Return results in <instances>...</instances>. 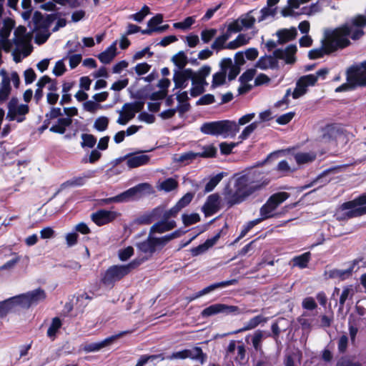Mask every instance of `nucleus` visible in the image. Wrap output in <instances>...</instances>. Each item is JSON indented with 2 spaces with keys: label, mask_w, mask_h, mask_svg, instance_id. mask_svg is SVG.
<instances>
[{
  "label": "nucleus",
  "mask_w": 366,
  "mask_h": 366,
  "mask_svg": "<svg viewBox=\"0 0 366 366\" xmlns=\"http://www.w3.org/2000/svg\"><path fill=\"white\" fill-rule=\"evenodd\" d=\"M310 1V0H288L287 6L282 9L281 14L285 17L294 16L295 9H298L300 4Z\"/></svg>",
  "instance_id": "33"
},
{
  "label": "nucleus",
  "mask_w": 366,
  "mask_h": 366,
  "mask_svg": "<svg viewBox=\"0 0 366 366\" xmlns=\"http://www.w3.org/2000/svg\"><path fill=\"white\" fill-rule=\"evenodd\" d=\"M1 81L0 83V104L5 102L11 92V82L15 87H18L20 83L19 77L16 71L8 74L4 69L0 70Z\"/></svg>",
  "instance_id": "7"
},
{
  "label": "nucleus",
  "mask_w": 366,
  "mask_h": 366,
  "mask_svg": "<svg viewBox=\"0 0 366 366\" xmlns=\"http://www.w3.org/2000/svg\"><path fill=\"white\" fill-rule=\"evenodd\" d=\"M289 197L287 192H278L272 195L260 209L262 219L270 218L274 215L277 207Z\"/></svg>",
  "instance_id": "8"
},
{
  "label": "nucleus",
  "mask_w": 366,
  "mask_h": 366,
  "mask_svg": "<svg viewBox=\"0 0 366 366\" xmlns=\"http://www.w3.org/2000/svg\"><path fill=\"white\" fill-rule=\"evenodd\" d=\"M31 36L26 32L24 26H19L14 31L13 44V56L16 62H19L22 58L27 56L32 50Z\"/></svg>",
  "instance_id": "4"
},
{
  "label": "nucleus",
  "mask_w": 366,
  "mask_h": 366,
  "mask_svg": "<svg viewBox=\"0 0 366 366\" xmlns=\"http://www.w3.org/2000/svg\"><path fill=\"white\" fill-rule=\"evenodd\" d=\"M220 208L219 197L217 194L209 195L204 203L202 210L206 216H211L219 211Z\"/></svg>",
  "instance_id": "20"
},
{
  "label": "nucleus",
  "mask_w": 366,
  "mask_h": 366,
  "mask_svg": "<svg viewBox=\"0 0 366 366\" xmlns=\"http://www.w3.org/2000/svg\"><path fill=\"white\" fill-rule=\"evenodd\" d=\"M216 34L217 29H204L201 32V39L204 43H208L214 38Z\"/></svg>",
  "instance_id": "64"
},
{
  "label": "nucleus",
  "mask_w": 366,
  "mask_h": 366,
  "mask_svg": "<svg viewBox=\"0 0 366 366\" xmlns=\"http://www.w3.org/2000/svg\"><path fill=\"white\" fill-rule=\"evenodd\" d=\"M257 125L258 122H254L247 126L239 136L240 142L244 139H246L257 129Z\"/></svg>",
  "instance_id": "58"
},
{
  "label": "nucleus",
  "mask_w": 366,
  "mask_h": 366,
  "mask_svg": "<svg viewBox=\"0 0 366 366\" xmlns=\"http://www.w3.org/2000/svg\"><path fill=\"white\" fill-rule=\"evenodd\" d=\"M329 70L323 68L318 70L315 74H308L301 76L296 83V87L292 92L291 89H287L285 96L287 99L292 94L293 99H298L305 94L309 86L315 85L318 79H325L327 75Z\"/></svg>",
  "instance_id": "5"
},
{
  "label": "nucleus",
  "mask_w": 366,
  "mask_h": 366,
  "mask_svg": "<svg viewBox=\"0 0 366 366\" xmlns=\"http://www.w3.org/2000/svg\"><path fill=\"white\" fill-rule=\"evenodd\" d=\"M192 88L190 89V95L192 97H197L204 92V87L207 85V81H202L195 78H192Z\"/></svg>",
  "instance_id": "39"
},
{
  "label": "nucleus",
  "mask_w": 366,
  "mask_h": 366,
  "mask_svg": "<svg viewBox=\"0 0 366 366\" xmlns=\"http://www.w3.org/2000/svg\"><path fill=\"white\" fill-rule=\"evenodd\" d=\"M276 34L278 37V41L280 44H282L294 39L296 37L297 32L296 28L291 27L290 29H280L277 31Z\"/></svg>",
  "instance_id": "34"
},
{
  "label": "nucleus",
  "mask_w": 366,
  "mask_h": 366,
  "mask_svg": "<svg viewBox=\"0 0 366 366\" xmlns=\"http://www.w3.org/2000/svg\"><path fill=\"white\" fill-rule=\"evenodd\" d=\"M316 158V154L313 152H297L294 154L298 165H302L312 162Z\"/></svg>",
  "instance_id": "37"
},
{
  "label": "nucleus",
  "mask_w": 366,
  "mask_h": 366,
  "mask_svg": "<svg viewBox=\"0 0 366 366\" xmlns=\"http://www.w3.org/2000/svg\"><path fill=\"white\" fill-rule=\"evenodd\" d=\"M226 74L222 69L220 71L215 73L213 75V79L212 82V87L216 88L225 83Z\"/></svg>",
  "instance_id": "52"
},
{
  "label": "nucleus",
  "mask_w": 366,
  "mask_h": 366,
  "mask_svg": "<svg viewBox=\"0 0 366 366\" xmlns=\"http://www.w3.org/2000/svg\"><path fill=\"white\" fill-rule=\"evenodd\" d=\"M211 67L209 66H204L197 72H194V76L198 79L206 81V77L209 75Z\"/></svg>",
  "instance_id": "62"
},
{
  "label": "nucleus",
  "mask_w": 366,
  "mask_h": 366,
  "mask_svg": "<svg viewBox=\"0 0 366 366\" xmlns=\"http://www.w3.org/2000/svg\"><path fill=\"white\" fill-rule=\"evenodd\" d=\"M109 119L107 117L102 116L95 120L94 128L99 132H104L107 129Z\"/></svg>",
  "instance_id": "51"
},
{
  "label": "nucleus",
  "mask_w": 366,
  "mask_h": 366,
  "mask_svg": "<svg viewBox=\"0 0 366 366\" xmlns=\"http://www.w3.org/2000/svg\"><path fill=\"white\" fill-rule=\"evenodd\" d=\"M72 51H69L66 57H64V60L66 59H69V66L71 69H74L77 66V65L81 61V54H71Z\"/></svg>",
  "instance_id": "60"
},
{
  "label": "nucleus",
  "mask_w": 366,
  "mask_h": 366,
  "mask_svg": "<svg viewBox=\"0 0 366 366\" xmlns=\"http://www.w3.org/2000/svg\"><path fill=\"white\" fill-rule=\"evenodd\" d=\"M239 130L237 123L230 120L205 122L200 127V131L204 134L222 136L224 138L234 137Z\"/></svg>",
  "instance_id": "3"
},
{
  "label": "nucleus",
  "mask_w": 366,
  "mask_h": 366,
  "mask_svg": "<svg viewBox=\"0 0 366 366\" xmlns=\"http://www.w3.org/2000/svg\"><path fill=\"white\" fill-rule=\"evenodd\" d=\"M343 214L353 217L366 214V195H362L353 201L344 203L341 206Z\"/></svg>",
  "instance_id": "9"
},
{
  "label": "nucleus",
  "mask_w": 366,
  "mask_h": 366,
  "mask_svg": "<svg viewBox=\"0 0 366 366\" xmlns=\"http://www.w3.org/2000/svg\"><path fill=\"white\" fill-rule=\"evenodd\" d=\"M174 64L179 68L178 70H183L182 69L187 64V59L184 52L180 51L172 58Z\"/></svg>",
  "instance_id": "50"
},
{
  "label": "nucleus",
  "mask_w": 366,
  "mask_h": 366,
  "mask_svg": "<svg viewBox=\"0 0 366 366\" xmlns=\"http://www.w3.org/2000/svg\"><path fill=\"white\" fill-rule=\"evenodd\" d=\"M220 68L222 71L228 74L229 80L234 79L239 73V69L234 65L230 58H224L220 61Z\"/></svg>",
  "instance_id": "23"
},
{
  "label": "nucleus",
  "mask_w": 366,
  "mask_h": 366,
  "mask_svg": "<svg viewBox=\"0 0 366 366\" xmlns=\"http://www.w3.org/2000/svg\"><path fill=\"white\" fill-rule=\"evenodd\" d=\"M193 76L194 71L191 69L175 70L173 76L175 88H185Z\"/></svg>",
  "instance_id": "17"
},
{
  "label": "nucleus",
  "mask_w": 366,
  "mask_h": 366,
  "mask_svg": "<svg viewBox=\"0 0 366 366\" xmlns=\"http://www.w3.org/2000/svg\"><path fill=\"white\" fill-rule=\"evenodd\" d=\"M135 199H139L144 195L149 194L153 192L152 186L148 183L139 184L137 186L131 188Z\"/></svg>",
  "instance_id": "40"
},
{
  "label": "nucleus",
  "mask_w": 366,
  "mask_h": 366,
  "mask_svg": "<svg viewBox=\"0 0 366 366\" xmlns=\"http://www.w3.org/2000/svg\"><path fill=\"white\" fill-rule=\"evenodd\" d=\"M219 313H222V304L217 303L212 305L204 309L201 312V316L205 318Z\"/></svg>",
  "instance_id": "45"
},
{
  "label": "nucleus",
  "mask_w": 366,
  "mask_h": 366,
  "mask_svg": "<svg viewBox=\"0 0 366 366\" xmlns=\"http://www.w3.org/2000/svg\"><path fill=\"white\" fill-rule=\"evenodd\" d=\"M81 139L83 141L81 143L82 147H88L92 148L95 145L97 142V139L92 134H83L81 135Z\"/></svg>",
  "instance_id": "63"
},
{
  "label": "nucleus",
  "mask_w": 366,
  "mask_h": 366,
  "mask_svg": "<svg viewBox=\"0 0 366 366\" xmlns=\"http://www.w3.org/2000/svg\"><path fill=\"white\" fill-rule=\"evenodd\" d=\"M137 247L139 249V250L144 253H149L152 254L154 252L149 235L145 241L138 243Z\"/></svg>",
  "instance_id": "57"
},
{
  "label": "nucleus",
  "mask_w": 366,
  "mask_h": 366,
  "mask_svg": "<svg viewBox=\"0 0 366 366\" xmlns=\"http://www.w3.org/2000/svg\"><path fill=\"white\" fill-rule=\"evenodd\" d=\"M17 295L8 298L0 302V317H4L10 312H14L17 307H20Z\"/></svg>",
  "instance_id": "21"
},
{
  "label": "nucleus",
  "mask_w": 366,
  "mask_h": 366,
  "mask_svg": "<svg viewBox=\"0 0 366 366\" xmlns=\"http://www.w3.org/2000/svg\"><path fill=\"white\" fill-rule=\"evenodd\" d=\"M267 320L268 319L262 315H257L249 320L247 322L244 324V326L242 328L236 330L233 333L237 334L253 330L258 327L259 325L267 322Z\"/></svg>",
  "instance_id": "28"
},
{
  "label": "nucleus",
  "mask_w": 366,
  "mask_h": 366,
  "mask_svg": "<svg viewBox=\"0 0 366 366\" xmlns=\"http://www.w3.org/2000/svg\"><path fill=\"white\" fill-rule=\"evenodd\" d=\"M311 259V253L307 252H305L300 255L294 257L291 263L292 267H297L300 269H304L307 267L308 263Z\"/></svg>",
  "instance_id": "36"
},
{
  "label": "nucleus",
  "mask_w": 366,
  "mask_h": 366,
  "mask_svg": "<svg viewBox=\"0 0 366 366\" xmlns=\"http://www.w3.org/2000/svg\"><path fill=\"white\" fill-rule=\"evenodd\" d=\"M11 29L12 26L11 25L6 24L0 30V65L3 63L1 59V49H4L6 51H9L13 48L11 41L8 39Z\"/></svg>",
  "instance_id": "18"
},
{
  "label": "nucleus",
  "mask_w": 366,
  "mask_h": 366,
  "mask_svg": "<svg viewBox=\"0 0 366 366\" xmlns=\"http://www.w3.org/2000/svg\"><path fill=\"white\" fill-rule=\"evenodd\" d=\"M149 237L152 243L153 249L154 252L157 249H160L166 245L170 240L178 237L180 235L179 232L176 231L170 234L165 235L162 237H154V234H151L149 232Z\"/></svg>",
  "instance_id": "22"
},
{
  "label": "nucleus",
  "mask_w": 366,
  "mask_h": 366,
  "mask_svg": "<svg viewBox=\"0 0 366 366\" xmlns=\"http://www.w3.org/2000/svg\"><path fill=\"white\" fill-rule=\"evenodd\" d=\"M365 26L366 17L357 16L335 29L326 31L322 41V47L310 50L309 58L318 59L348 46L351 43L350 39L357 40L364 35L363 29Z\"/></svg>",
  "instance_id": "1"
},
{
  "label": "nucleus",
  "mask_w": 366,
  "mask_h": 366,
  "mask_svg": "<svg viewBox=\"0 0 366 366\" xmlns=\"http://www.w3.org/2000/svg\"><path fill=\"white\" fill-rule=\"evenodd\" d=\"M6 119L9 121L22 122L25 115L29 112V106L21 104L16 98H12L8 103Z\"/></svg>",
  "instance_id": "10"
},
{
  "label": "nucleus",
  "mask_w": 366,
  "mask_h": 366,
  "mask_svg": "<svg viewBox=\"0 0 366 366\" xmlns=\"http://www.w3.org/2000/svg\"><path fill=\"white\" fill-rule=\"evenodd\" d=\"M178 185L177 182L173 178H168L166 180L160 182L157 188L159 190H163L166 192H169L176 189Z\"/></svg>",
  "instance_id": "49"
},
{
  "label": "nucleus",
  "mask_w": 366,
  "mask_h": 366,
  "mask_svg": "<svg viewBox=\"0 0 366 366\" xmlns=\"http://www.w3.org/2000/svg\"><path fill=\"white\" fill-rule=\"evenodd\" d=\"M268 336L269 335H267L265 332L259 330H256L253 333L251 338L252 344L255 351H262V341Z\"/></svg>",
  "instance_id": "35"
},
{
  "label": "nucleus",
  "mask_w": 366,
  "mask_h": 366,
  "mask_svg": "<svg viewBox=\"0 0 366 366\" xmlns=\"http://www.w3.org/2000/svg\"><path fill=\"white\" fill-rule=\"evenodd\" d=\"M143 107L144 103L141 102L124 104L122 109L117 111L119 118L117 119V123L120 125H126Z\"/></svg>",
  "instance_id": "12"
},
{
  "label": "nucleus",
  "mask_w": 366,
  "mask_h": 366,
  "mask_svg": "<svg viewBox=\"0 0 366 366\" xmlns=\"http://www.w3.org/2000/svg\"><path fill=\"white\" fill-rule=\"evenodd\" d=\"M49 92L46 95L47 102L50 104H54L59 99V94L56 93V86L55 83H51L49 86Z\"/></svg>",
  "instance_id": "53"
},
{
  "label": "nucleus",
  "mask_w": 366,
  "mask_h": 366,
  "mask_svg": "<svg viewBox=\"0 0 366 366\" xmlns=\"http://www.w3.org/2000/svg\"><path fill=\"white\" fill-rule=\"evenodd\" d=\"M131 330H125L120 332L116 335H112L110 337H107L102 341L98 342H92L86 344L83 349L86 352H97L106 347H108L113 344L117 340L124 337V335H129L132 333Z\"/></svg>",
  "instance_id": "14"
},
{
  "label": "nucleus",
  "mask_w": 366,
  "mask_h": 366,
  "mask_svg": "<svg viewBox=\"0 0 366 366\" xmlns=\"http://www.w3.org/2000/svg\"><path fill=\"white\" fill-rule=\"evenodd\" d=\"M267 184V182L264 183ZM262 185L263 184H260L250 176H241L235 180L234 188L226 194V199L230 205L239 204Z\"/></svg>",
  "instance_id": "2"
},
{
  "label": "nucleus",
  "mask_w": 366,
  "mask_h": 366,
  "mask_svg": "<svg viewBox=\"0 0 366 366\" xmlns=\"http://www.w3.org/2000/svg\"><path fill=\"white\" fill-rule=\"evenodd\" d=\"M125 159L127 167L132 169L147 164L150 157L147 154H136L128 155Z\"/></svg>",
  "instance_id": "24"
},
{
  "label": "nucleus",
  "mask_w": 366,
  "mask_h": 366,
  "mask_svg": "<svg viewBox=\"0 0 366 366\" xmlns=\"http://www.w3.org/2000/svg\"><path fill=\"white\" fill-rule=\"evenodd\" d=\"M119 216V213L115 211L100 209L91 215L92 221L98 226H102L112 222Z\"/></svg>",
  "instance_id": "16"
},
{
  "label": "nucleus",
  "mask_w": 366,
  "mask_h": 366,
  "mask_svg": "<svg viewBox=\"0 0 366 366\" xmlns=\"http://www.w3.org/2000/svg\"><path fill=\"white\" fill-rule=\"evenodd\" d=\"M297 51L296 45L291 44L285 49H277L274 51L276 58L285 60L287 64H294L296 61L295 54Z\"/></svg>",
  "instance_id": "19"
},
{
  "label": "nucleus",
  "mask_w": 366,
  "mask_h": 366,
  "mask_svg": "<svg viewBox=\"0 0 366 366\" xmlns=\"http://www.w3.org/2000/svg\"><path fill=\"white\" fill-rule=\"evenodd\" d=\"M162 211V208L157 207L154 209L152 212L145 213L141 217H139L137 221L139 224H149L154 220V217L160 216Z\"/></svg>",
  "instance_id": "41"
},
{
  "label": "nucleus",
  "mask_w": 366,
  "mask_h": 366,
  "mask_svg": "<svg viewBox=\"0 0 366 366\" xmlns=\"http://www.w3.org/2000/svg\"><path fill=\"white\" fill-rule=\"evenodd\" d=\"M135 266L136 264L134 262L127 265L112 266L105 272L102 279L103 282L105 284H111L118 281L127 275Z\"/></svg>",
  "instance_id": "11"
},
{
  "label": "nucleus",
  "mask_w": 366,
  "mask_h": 366,
  "mask_svg": "<svg viewBox=\"0 0 366 366\" xmlns=\"http://www.w3.org/2000/svg\"><path fill=\"white\" fill-rule=\"evenodd\" d=\"M259 13L260 16L258 18V21H262L269 17H274L277 13V9L267 6L262 9Z\"/></svg>",
  "instance_id": "54"
},
{
  "label": "nucleus",
  "mask_w": 366,
  "mask_h": 366,
  "mask_svg": "<svg viewBox=\"0 0 366 366\" xmlns=\"http://www.w3.org/2000/svg\"><path fill=\"white\" fill-rule=\"evenodd\" d=\"M354 293L355 290L352 285H349L343 288V290L340 297V305H341V307H343L345 301L348 298H352Z\"/></svg>",
  "instance_id": "55"
},
{
  "label": "nucleus",
  "mask_w": 366,
  "mask_h": 366,
  "mask_svg": "<svg viewBox=\"0 0 366 366\" xmlns=\"http://www.w3.org/2000/svg\"><path fill=\"white\" fill-rule=\"evenodd\" d=\"M195 16H188L184 19L182 21L176 22L173 24V27L176 29H180L182 31L188 30L195 23Z\"/></svg>",
  "instance_id": "46"
},
{
  "label": "nucleus",
  "mask_w": 366,
  "mask_h": 366,
  "mask_svg": "<svg viewBox=\"0 0 366 366\" xmlns=\"http://www.w3.org/2000/svg\"><path fill=\"white\" fill-rule=\"evenodd\" d=\"M133 199H135V197L132 189L130 188L115 197L103 199L102 202L105 204H110L112 202H127Z\"/></svg>",
  "instance_id": "31"
},
{
  "label": "nucleus",
  "mask_w": 366,
  "mask_h": 366,
  "mask_svg": "<svg viewBox=\"0 0 366 366\" xmlns=\"http://www.w3.org/2000/svg\"><path fill=\"white\" fill-rule=\"evenodd\" d=\"M217 149L212 145L204 147L201 152H196L197 157H212L215 156Z\"/></svg>",
  "instance_id": "56"
},
{
  "label": "nucleus",
  "mask_w": 366,
  "mask_h": 366,
  "mask_svg": "<svg viewBox=\"0 0 366 366\" xmlns=\"http://www.w3.org/2000/svg\"><path fill=\"white\" fill-rule=\"evenodd\" d=\"M61 325H62L61 321L59 317L53 318L51 323L49 327L48 328V330L46 332L47 336L50 339L54 340L56 332L61 327Z\"/></svg>",
  "instance_id": "47"
},
{
  "label": "nucleus",
  "mask_w": 366,
  "mask_h": 366,
  "mask_svg": "<svg viewBox=\"0 0 366 366\" xmlns=\"http://www.w3.org/2000/svg\"><path fill=\"white\" fill-rule=\"evenodd\" d=\"M238 19L244 29H251L256 21L255 18L252 15V11L240 16Z\"/></svg>",
  "instance_id": "48"
},
{
  "label": "nucleus",
  "mask_w": 366,
  "mask_h": 366,
  "mask_svg": "<svg viewBox=\"0 0 366 366\" xmlns=\"http://www.w3.org/2000/svg\"><path fill=\"white\" fill-rule=\"evenodd\" d=\"M355 266H356V262H352L350 263L347 268H346L345 269H334L328 271L327 272V274L328 275V277L330 278L338 279L340 280H343L349 277L352 274Z\"/></svg>",
  "instance_id": "25"
},
{
  "label": "nucleus",
  "mask_w": 366,
  "mask_h": 366,
  "mask_svg": "<svg viewBox=\"0 0 366 366\" xmlns=\"http://www.w3.org/2000/svg\"><path fill=\"white\" fill-rule=\"evenodd\" d=\"M17 297L19 298L20 307L29 308L43 301L46 298V293L43 290L38 288Z\"/></svg>",
  "instance_id": "13"
},
{
  "label": "nucleus",
  "mask_w": 366,
  "mask_h": 366,
  "mask_svg": "<svg viewBox=\"0 0 366 366\" xmlns=\"http://www.w3.org/2000/svg\"><path fill=\"white\" fill-rule=\"evenodd\" d=\"M187 358L199 361L203 364L206 360V355L203 353L202 349L198 347L192 349H186Z\"/></svg>",
  "instance_id": "44"
},
{
  "label": "nucleus",
  "mask_w": 366,
  "mask_h": 366,
  "mask_svg": "<svg viewBox=\"0 0 366 366\" xmlns=\"http://www.w3.org/2000/svg\"><path fill=\"white\" fill-rule=\"evenodd\" d=\"M220 237V233L217 234L214 237L211 239H208L205 241V242L202 244H200L196 247H194L191 249V252L193 256L199 255L204 252H205L208 249L214 246L219 238Z\"/></svg>",
  "instance_id": "30"
},
{
  "label": "nucleus",
  "mask_w": 366,
  "mask_h": 366,
  "mask_svg": "<svg viewBox=\"0 0 366 366\" xmlns=\"http://www.w3.org/2000/svg\"><path fill=\"white\" fill-rule=\"evenodd\" d=\"M157 359L164 360L165 359V357L163 356V355H143L139 359V360L135 366H144L149 360L153 361Z\"/></svg>",
  "instance_id": "59"
},
{
  "label": "nucleus",
  "mask_w": 366,
  "mask_h": 366,
  "mask_svg": "<svg viewBox=\"0 0 366 366\" xmlns=\"http://www.w3.org/2000/svg\"><path fill=\"white\" fill-rule=\"evenodd\" d=\"M237 282V280H230L227 281H223L217 283L212 284L203 290L198 292L194 297H193L191 300H194L198 297H200L203 295H205L212 291H214L216 289L221 288V287H225L229 285H235Z\"/></svg>",
  "instance_id": "27"
},
{
  "label": "nucleus",
  "mask_w": 366,
  "mask_h": 366,
  "mask_svg": "<svg viewBox=\"0 0 366 366\" xmlns=\"http://www.w3.org/2000/svg\"><path fill=\"white\" fill-rule=\"evenodd\" d=\"M72 121L71 118L64 117L58 119L56 124L52 125L49 130L54 133L64 134L66 127L71 125Z\"/></svg>",
  "instance_id": "38"
},
{
  "label": "nucleus",
  "mask_w": 366,
  "mask_h": 366,
  "mask_svg": "<svg viewBox=\"0 0 366 366\" xmlns=\"http://www.w3.org/2000/svg\"><path fill=\"white\" fill-rule=\"evenodd\" d=\"M176 227V222L174 220L163 219L162 221L158 222L154 224L151 228L149 232L151 234L164 233L168 232Z\"/></svg>",
  "instance_id": "26"
},
{
  "label": "nucleus",
  "mask_w": 366,
  "mask_h": 366,
  "mask_svg": "<svg viewBox=\"0 0 366 366\" xmlns=\"http://www.w3.org/2000/svg\"><path fill=\"white\" fill-rule=\"evenodd\" d=\"M133 199H135V197L132 189L130 188L115 197L103 199L102 202L105 204H110L112 202H127Z\"/></svg>",
  "instance_id": "32"
},
{
  "label": "nucleus",
  "mask_w": 366,
  "mask_h": 366,
  "mask_svg": "<svg viewBox=\"0 0 366 366\" xmlns=\"http://www.w3.org/2000/svg\"><path fill=\"white\" fill-rule=\"evenodd\" d=\"M278 66V61L276 56H264L260 57L256 62L255 67L262 70L272 69Z\"/></svg>",
  "instance_id": "29"
},
{
  "label": "nucleus",
  "mask_w": 366,
  "mask_h": 366,
  "mask_svg": "<svg viewBox=\"0 0 366 366\" xmlns=\"http://www.w3.org/2000/svg\"><path fill=\"white\" fill-rule=\"evenodd\" d=\"M246 350L243 345H236L234 340L229 342L226 351V357L234 358V361L239 365L245 360Z\"/></svg>",
  "instance_id": "15"
},
{
  "label": "nucleus",
  "mask_w": 366,
  "mask_h": 366,
  "mask_svg": "<svg viewBox=\"0 0 366 366\" xmlns=\"http://www.w3.org/2000/svg\"><path fill=\"white\" fill-rule=\"evenodd\" d=\"M116 44L113 43L104 51L102 52L98 58L104 64L109 63L117 54Z\"/></svg>",
  "instance_id": "42"
},
{
  "label": "nucleus",
  "mask_w": 366,
  "mask_h": 366,
  "mask_svg": "<svg viewBox=\"0 0 366 366\" xmlns=\"http://www.w3.org/2000/svg\"><path fill=\"white\" fill-rule=\"evenodd\" d=\"M347 83L335 89L336 92H342L352 87L366 86V61L360 65L351 66L347 71Z\"/></svg>",
  "instance_id": "6"
},
{
  "label": "nucleus",
  "mask_w": 366,
  "mask_h": 366,
  "mask_svg": "<svg viewBox=\"0 0 366 366\" xmlns=\"http://www.w3.org/2000/svg\"><path fill=\"white\" fill-rule=\"evenodd\" d=\"M229 33L226 32L215 39L211 45L212 49L216 51H220L222 49H227L226 42L230 38Z\"/></svg>",
  "instance_id": "43"
},
{
  "label": "nucleus",
  "mask_w": 366,
  "mask_h": 366,
  "mask_svg": "<svg viewBox=\"0 0 366 366\" xmlns=\"http://www.w3.org/2000/svg\"><path fill=\"white\" fill-rule=\"evenodd\" d=\"M197 153L193 152H188L184 154H182L176 160L179 162H182L184 164H187L190 163L192 160L196 159Z\"/></svg>",
  "instance_id": "61"
}]
</instances>
